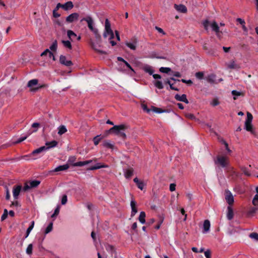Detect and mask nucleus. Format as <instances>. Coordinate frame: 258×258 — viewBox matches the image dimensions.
I'll use <instances>...</instances> for the list:
<instances>
[{"instance_id":"58","label":"nucleus","mask_w":258,"mask_h":258,"mask_svg":"<svg viewBox=\"0 0 258 258\" xmlns=\"http://www.w3.org/2000/svg\"><path fill=\"white\" fill-rule=\"evenodd\" d=\"M67 202V196L64 195L61 199V203L62 205H65Z\"/></svg>"},{"instance_id":"63","label":"nucleus","mask_w":258,"mask_h":258,"mask_svg":"<svg viewBox=\"0 0 258 258\" xmlns=\"http://www.w3.org/2000/svg\"><path fill=\"white\" fill-rule=\"evenodd\" d=\"M236 21L239 22L241 25H243V24H245L244 20L241 18H237Z\"/></svg>"},{"instance_id":"36","label":"nucleus","mask_w":258,"mask_h":258,"mask_svg":"<svg viewBox=\"0 0 258 258\" xmlns=\"http://www.w3.org/2000/svg\"><path fill=\"white\" fill-rule=\"evenodd\" d=\"M206 80L210 83H213L215 80V75L211 74L206 78Z\"/></svg>"},{"instance_id":"22","label":"nucleus","mask_w":258,"mask_h":258,"mask_svg":"<svg viewBox=\"0 0 258 258\" xmlns=\"http://www.w3.org/2000/svg\"><path fill=\"white\" fill-rule=\"evenodd\" d=\"M227 218L228 220H230L233 219L234 216L233 211L231 206H228L227 207Z\"/></svg>"},{"instance_id":"7","label":"nucleus","mask_w":258,"mask_h":258,"mask_svg":"<svg viewBox=\"0 0 258 258\" xmlns=\"http://www.w3.org/2000/svg\"><path fill=\"white\" fill-rule=\"evenodd\" d=\"M216 164H219L222 167L225 168L228 165V162L227 161V158L222 156H218L217 160L215 161Z\"/></svg>"},{"instance_id":"4","label":"nucleus","mask_w":258,"mask_h":258,"mask_svg":"<svg viewBox=\"0 0 258 258\" xmlns=\"http://www.w3.org/2000/svg\"><path fill=\"white\" fill-rule=\"evenodd\" d=\"M252 118L253 117L252 114L250 113L247 112V118L245 122V128L247 131L250 132L251 134L255 136L254 131L252 130V125L251 124Z\"/></svg>"},{"instance_id":"64","label":"nucleus","mask_w":258,"mask_h":258,"mask_svg":"<svg viewBox=\"0 0 258 258\" xmlns=\"http://www.w3.org/2000/svg\"><path fill=\"white\" fill-rule=\"evenodd\" d=\"M124 63L127 68H128L133 72L134 71L131 66L126 61H124Z\"/></svg>"},{"instance_id":"52","label":"nucleus","mask_w":258,"mask_h":258,"mask_svg":"<svg viewBox=\"0 0 258 258\" xmlns=\"http://www.w3.org/2000/svg\"><path fill=\"white\" fill-rule=\"evenodd\" d=\"M152 110L156 113H162L164 111V110H163L162 109H161L160 108H157V107H156L154 106H152Z\"/></svg>"},{"instance_id":"32","label":"nucleus","mask_w":258,"mask_h":258,"mask_svg":"<svg viewBox=\"0 0 258 258\" xmlns=\"http://www.w3.org/2000/svg\"><path fill=\"white\" fill-rule=\"evenodd\" d=\"M67 132V129L64 125H61L58 127V134L62 135Z\"/></svg>"},{"instance_id":"30","label":"nucleus","mask_w":258,"mask_h":258,"mask_svg":"<svg viewBox=\"0 0 258 258\" xmlns=\"http://www.w3.org/2000/svg\"><path fill=\"white\" fill-rule=\"evenodd\" d=\"M145 217L146 213L144 212H141L139 217V220L142 224L145 223Z\"/></svg>"},{"instance_id":"46","label":"nucleus","mask_w":258,"mask_h":258,"mask_svg":"<svg viewBox=\"0 0 258 258\" xmlns=\"http://www.w3.org/2000/svg\"><path fill=\"white\" fill-rule=\"evenodd\" d=\"M249 236L251 239H253L255 241H258V233L255 232H252L249 235Z\"/></svg>"},{"instance_id":"24","label":"nucleus","mask_w":258,"mask_h":258,"mask_svg":"<svg viewBox=\"0 0 258 258\" xmlns=\"http://www.w3.org/2000/svg\"><path fill=\"white\" fill-rule=\"evenodd\" d=\"M228 68L230 69L238 70L240 68L239 65L236 64L234 61H231L228 65Z\"/></svg>"},{"instance_id":"43","label":"nucleus","mask_w":258,"mask_h":258,"mask_svg":"<svg viewBox=\"0 0 258 258\" xmlns=\"http://www.w3.org/2000/svg\"><path fill=\"white\" fill-rule=\"evenodd\" d=\"M159 71L161 73L168 74L171 71V70L170 68L161 67L160 68Z\"/></svg>"},{"instance_id":"20","label":"nucleus","mask_w":258,"mask_h":258,"mask_svg":"<svg viewBox=\"0 0 258 258\" xmlns=\"http://www.w3.org/2000/svg\"><path fill=\"white\" fill-rule=\"evenodd\" d=\"M92 32L94 33L96 42H101L102 41L101 36L99 33L98 30L97 28H95Z\"/></svg>"},{"instance_id":"56","label":"nucleus","mask_w":258,"mask_h":258,"mask_svg":"<svg viewBox=\"0 0 258 258\" xmlns=\"http://www.w3.org/2000/svg\"><path fill=\"white\" fill-rule=\"evenodd\" d=\"M185 115V117L188 119H190L191 120H194V119H196V117L193 114L188 113H186Z\"/></svg>"},{"instance_id":"17","label":"nucleus","mask_w":258,"mask_h":258,"mask_svg":"<svg viewBox=\"0 0 258 258\" xmlns=\"http://www.w3.org/2000/svg\"><path fill=\"white\" fill-rule=\"evenodd\" d=\"M131 206L132 208L131 217H134L137 213L138 210L136 207V202L134 200H132L131 202Z\"/></svg>"},{"instance_id":"19","label":"nucleus","mask_w":258,"mask_h":258,"mask_svg":"<svg viewBox=\"0 0 258 258\" xmlns=\"http://www.w3.org/2000/svg\"><path fill=\"white\" fill-rule=\"evenodd\" d=\"M69 168V165L68 164H64L62 165H59L56 167L53 170V172H58L61 171H64L67 170Z\"/></svg>"},{"instance_id":"57","label":"nucleus","mask_w":258,"mask_h":258,"mask_svg":"<svg viewBox=\"0 0 258 258\" xmlns=\"http://www.w3.org/2000/svg\"><path fill=\"white\" fill-rule=\"evenodd\" d=\"M27 138V136H25L23 137H21L19 139H18L15 142V144H19L25 140Z\"/></svg>"},{"instance_id":"14","label":"nucleus","mask_w":258,"mask_h":258,"mask_svg":"<svg viewBox=\"0 0 258 258\" xmlns=\"http://www.w3.org/2000/svg\"><path fill=\"white\" fill-rule=\"evenodd\" d=\"M108 166L105 164H102L100 163H96L94 166H92L87 168V170H94L101 168H107Z\"/></svg>"},{"instance_id":"47","label":"nucleus","mask_w":258,"mask_h":258,"mask_svg":"<svg viewBox=\"0 0 258 258\" xmlns=\"http://www.w3.org/2000/svg\"><path fill=\"white\" fill-rule=\"evenodd\" d=\"M33 245L29 244L26 249V253L28 254H31L32 253Z\"/></svg>"},{"instance_id":"31","label":"nucleus","mask_w":258,"mask_h":258,"mask_svg":"<svg viewBox=\"0 0 258 258\" xmlns=\"http://www.w3.org/2000/svg\"><path fill=\"white\" fill-rule=\"evenodd\" d=\"M38 81L37 79H32L30 80L27 84V86L29 88H32L34 86L38 84Z\"/></svg>"},{"instance_id":"41","label":"nucleus","mask_w":258,"mask_h":258,"mask_svg":"<svg viewBox=\"0 0 258 258\" xmlns=\"http://www.w3.org/2000/svg\"><path fill=\"white\" fill-rule=\"evenodd\" d=\"M53 228V223L51 222L49 224V225L47 226L45 230V234H48L50 232H51Z\"/></svg>"},{"instance_id":"62","label":"nucleus","mask_w":258,"mask_h":258,"mask_svg":"<svg viewBox=\"0 0 258 258\" xmlns=\"http://www.w3.org/2000/svg\"><path fill=\"white\" fill-rule=\"evenodd\" d=\"M176 184L175 183H171L170 184L169 189L171 191H173L175 190Z\"/></svg>"},{"instance_id":"40","label":"nucleus","mask_w":258,"mask_h":258,"mask_svg":"<svg viewBox=\"0 0 258 258\" xmlns=\"http://www.w3.org/2000/svg\"><path fill=\"white\" fill-rule=\"evenodd\" d=\"M91 47L96 52H97L100 54H106V52L105 51L101 50H99V49L96 48L95 45L94 44V43L91 44Z\"/></svg>"},{"instance_id":"33","label":"nucleus","mask_w":258,"mask_h":258,"mask_svg":"<svg viewBox=\"0 0 258 258\" xmlns=\"http://www.w3.org/2000/svg\"><path fill=\"white\" fill-rule=\"evenodd\" d=\"M103 146L104 147L109 148V149H113L114 147V145L112 144L109 141H105L103 143Z\"/></svg>"},{"instance_id":"34","label":"nucleus","mask_w":258,"mask_h":258,"mask_svg":"<svg viewBox=\"0 0 258 258\" xmlns=\"http://www.w3.org/2000/svg\"><path fill=\"white\" fill-rule=\"evenodd\" d=\"M137 42H134L133 43L126 42L125 45L132 50H135L136 49Z\"/></svg>"},{"instance_id":"18","label":"nucleus","mask_w":258,"mask_h":258,"mask_svg":"<svg viewBox=\"0 0 258 258\" xmlns=\"http://www.w3.org/2000/svg\"><path fill=\"white\" fill-rule=\"evenodd\" d=\"M211 224L209 220H206L204 221V224H203V233H207L208 232L210 228Z\"/></svg>"},{"instance_id":"10","label":"nucleus","mask_w":258,"mask_h":258,"mask_svg":"<svg viewBox=\"0 0 258 258\" xmlns=\"http://www.w3.org/2000/svg\"><path fill=\"white\" fill-rule=\"evenodd\" d=\"M79 17V15L77 13H74L69 15L66 19L67 23H71L77 21Z\"/></svg>"},{"instance_id":"13","label":"nucleus","mask_w":258,"mask_h":258,"mask_svg":"<svg viewBox=\"0 0 258 258\" xmlns=\"http://www.w3.org/2000/svg\"><path fill=\"white\" fill-rule=\"evenodd\" d=\"M174 98L177 101L183 102L186 104L188 103V101L186 98V95L185 94L180 95L177 94L175 95Z\"/></svg>"},{"instance_id":"37","label":"nucleus","mask_w":258,"mask_h":258,"mask_svg":"<svg viewBox=\"0 0 258 258\" xmlns=\"http://www.w3.org/2000/svg\"><path fill=\"white\" fill-rule=\"evenodd\" d=\"M103 139V137L101 136V135H98L96 137H95L93 138V142L95 145H97L99 143V142L101 141V140Z\"/></svg>"},{"instance_id":"61","label":"nucleus","mask_w":258,"mask_h":258,"mask_svg":"<svg viewBox=\"0 0 258 258\" xmlns=\"http://www.w3.org/2000/svg\"><path fill=\"white\" fill-rule=\"evenodd\" d=\"M204 254L206 258H211V251L209 250H206Z\"/></svg>"},{"instance_id":"27","label":"nucleus","mask_w":258,"mask_h":258,"mask_svg":"<svg viewBox=\"0 0 258 258\" xmlns=\"http://www.w3.org/2000/svg\"><path fill=\"white\" fill-rule=\"evenodd\" d=\"M143 70L146 72L149 73L150 75H152L154 73V70L152 69V67L149 65H146L143 67Z\"/></svg>"},{"instance_id":"54","label":"nucleus","mask_w":258,"mask_h":258,"mask_svg":"<svg viewBox=\"0 0 258 258\" xmlns=\"http://www.w3.org/2000/svg\"><path fill=\"white\" fill-rule=\"evenodd\" d=\"M138 187L141 190H143L144 187V183L142 181H140L137 184H136Z\"/></svg>"},{"instance_id":"35","label":"nucleus","mask_w":258,"mask_h":258,"mask_svg":"<svg viewBox=\"0 0 258 258\" xmlns=\"http://www.w3.org/2000/svg\"><path fill=\"white\" fill-rule=\"evenodd\" d=\"M153 83L155 86L159 89H162L164 88L162 82L161 81H155Z\"/></svg>"},{"instance_id":"60","label":"nucleus","mask_w":258,"mask_h":258,"mask_svg":"<svg viewBox=\"0 0 258 258\" xmlns=\"http://www.w3.org/2000/svg\"><path fill=\"white\" fill-rule=\"evenodd\" d=\"M142 107V109H143L144 111H145L148 113H149L150 112L151 109H150L148 108L147 105L143 104Z\"/></svg>"},{"instance_id":"16","label":"nucleus","mask_w":258,"mask_h":258,"mask_svg":"<svg viewBox=\"0 0 258 258\" xmlns=\"http://www.w3.org/2000/svg\"><path fill=\"white\" fill-rule=\"evenodd\" d=\"M94 161H96V159L94 160ZM93 161V160H87L84 161H79L76 163H73V165L74 166H83L87 164H89L92 163Z\"/></svg>"},{"instance_id":"49","label":"nucleus","mask_w":258,"mask_h":258,"mask_svg":"<svg viewBox=\"0 0 258 258\" xmlns=\"http://www.w3.org/2000/svg\"><path fill=\"white\" fill-rule=\"evenodd\" d=\"M195 76L198 79L202 80L204 78V73L202 72H199L196 73Z\"/></svg>"},{"instance_id":"15","label":"nucleus","mask_w":258,"mask_h":258,"mask_svg":"<svg viewBox=\"0 0 258 258\" xmlns=\"http://www.w3.org/2000/svg\"><path fill=\"white\" fill-rule=\"evenodd\" d=\"M174 8L177 10V11L182 13H185L187 12V8L186 7L183 5H174Z\"/></svg>"},{"instance_id":"1","label":"nucleus","mask_w":258,"mask_h":258,"mask_svg":"<svg viewBox=\"0 0 258 258\" xmlns=\"http://www.w3.org/2000/svg\"><path fill=\"white\" fill-rule=\"evenodd\" d=\"M127 128V126L125 124H120L118 125H114L106 131L107 134L110 133H114L116 135L124 140L126 136L124 132Z\"/></svg>"},{"instance_id":"5","label":"nucleus","mask_w":258,"mask_h":258,"mask_svg":"<svg viewBox=\"0 0 258 258\" xmlns=\"http://www.w3.org/2000/svg\"><path fill=\"white\" fill-rule=\"evenodd\" d=\"M40 183V181L37 180L31 181L29 182H26L23 187V190L26 191L31 188H35L38 186Z\"/></svg>"},{"instance_id":"42","label":"nucleus","mask_w":258,"mask_h":258,"mask_svg":"<svg viewBox=\"0 0 258 258\" xmlns=\"http://www.w3.org/2000/svg\"><path fill=\"white\" fill-rule=\"evenodd\" d=\"M62 43L63 45L69 49H72V44L70 41L69 40H62Z\"/></svg>"},{"instance_id":"23","label":"nucleus","mask_w":258,"mask_h":258,"mask_svg":"<svg viewBox=\"0 0 258 258\" xmlns=\"http://www.w3.org/2000/svg\"><path fill=\"white\" fill-rule=\"evenodd\" d=\"M134 169L132 168H129L124 171V176L126 178H130L133 175Z\"/></svg>"},{"instance_id":"26","label":"nucleus","mask_w":258,"mask_h":258,"mask_svg":"<svg viewBox=\"0 0 258 258\" xmlns=\"http://www.w3.org/2000/svg\"><path fill=\"white\" fill-rule=\"evenodd\" d=\"M211 28L212 29V30L214 31L217 34H218V33H219V27L217 24V23L214 21L213 22L211 25Z\"/></svg>"},{"instance_id":"8","label":"nucleus","mask_w":258,"mask_h":258,"mask_svg":"<svg viewBox=\"0 0 258 258\" xmlns=\"http://www.w3.org/2000/svg\"><path fill=\"white\" fill-rule=\"evenodd\" d=\"M225 198L227 203L229 205V206L233 205L234 203V197L231 192L228 189L225 191Z\"/></svg>"},{"instance_id":"51","label":"nucleus","mask_w":258,"mask_h":258,"mask_svg":"<svg viewBox=\"0 0 258 258\" xmlns=\"http://www.w3.org/2000/svg\"><path fill=\"white\" fill-rule=\"evenodd\" d=\"M8 215V210L6 209H4V213L1 217V220L2 221H4L7 218Z\"/></svg>"},{"instance_id":"48","label":"nucleus","mask_w":258,"mask_h":258,"mask_svg":"<svg viewBox=\"0 0 258 258\" xmlns=\"http://www.w3.org/2000/svg\"><path fill=\"white\" fill-rule=\"evenodd\" d=\"M232 95L234 96L233 97L234 100H236V98L235 96H239L242 95V93L240 92L237 91L236 90H233L231 92Z\"/></svg>"},{"instance_id":"39","label":"nucleus","mask_w":258,"mask_h":258,"mask_svg":"<svg viewBox=\"0 0 258 258\" xmlns=\"http://www.w3.org/2000/svg\"><path fill=\"white\" fill-rule=\"evenodd\" d=\"M67 35L69 39L72 40L73 37H76L77 35L76 34L73 32L72 30H69L67 31Z\"/></svg>"},{"instance_id":"53","label":"nucleus","mask_w":258,"mask_h":258,"mask_svg":"<svg viewBox=\"0 0 258 258\" xmlns=\"http://www.w3.org/2000/svg\"><path fill=\"white\" fill-rule=\"evenodd\" d=\"M59 207L58 206L54 210L53 214L51 215L52 218H55L59 214Z\"/></svg>"},{"instance_id":"2","label":"nucleus","mask_w":258,"mask_h":258,"mask_svg":"<svg viewBox=\"0 0 258 258\" xmlns=\"http://www.w3.org/2000/svg\"><path fill=\"white\" fill-rule=\"evenodd\" d=\"M103 36L104 38H106L107 36L109 37V39L112 46L116 44V43L112 40L114 38V35L113 31L111 29V25L108 19H106L105 21V30Z\"/></svg>"},{"instance_id":"44","label":"nucleus","mask_w":258,"mask_h":258,"mask_svg":"<svg viewBox=\"0 0 258 258\" xmlns=\"http://www.w3.org/2000/svg\"><path fill=\"white\" fill-rule=\"evenodd\" d=\"M258 210V207L255 206V207H251L248 212V214L249 215H252L253 214L255 213L257 210Z\"/></svg>"},{"instance_id":"21","label":"nucleus","mask_w":258,"mask_h":258,"mask_svg":"<svg viewBox=\"0 0 258 258\" xmlns=\"http://www.w3.org/2000/svg\"><path fill=\"white\" fill-rule=\"evenodd\" d=\"M58 143L57 141L53 140L51 142H46L45 145L46 146V150L51 148L55 147L57 145Z\"/></svg>"},{"instance_id":"9","label":"nucleus","mask_w":258,"mask_h":258,"mask_svg":"<svg viewBox=\"0 0 258 258\" xmlns=\"http://www.w3.org/2000/svg\"><path fill=\"white\" fill-rule=\"evenodd\" d=\"M84 21L87 23L88 27L91 31L95 29V28L93 27L94 21L91 16H88L86 17L83 18L81 20V22H83Z\"/></svg>"},{"instance_id":"38","label":"nucleus","mask_w":258,"mask_h":258,"mask_svg":"<svg viewBox=\"0 0 258 258\" xmlns=\"http://www.w3.org/2000/svg\"><path fill=\"white\" fill-rule=\"evenodd\" d=\"M57 48V42L56 40L53 42L49 48L51 51H56Z\"/></svg>"},{"instance_id":"25","label":"nucleus","mask_w":258,"mask_h":258,"mask_svg":"<svg viewBox=\"0 0 258 258\" xmlns=\"http://www.w3.org/2000/svg\"><path fill=\"white\" fill-rule=\"evenodd\" d=\"M46 151V147L45 146H42L36 150H34L32 153H31L32 155H35L36 154H39L41 153L42 152Z\"/></svg>"},{"instance_id":"29","label":"nucleus","mask_w":258,"mask_h":258,"mask_svg":"<svg viewBox=\"0 0 258 258\" xmlns=\"http://www.w3.org/2000/svg\"><path fill=\"white\" fill-rule=\"evenodd\" d=\"M48 53L49 54V57L50 58H51V56H53V60H55V56H54L53 54L52 53V52H51L48 49H45L41 54V56H44V55H47V54Z\"/></svg>"},{"instance_id":"11","label":"nucleus","mask_w":258,"mask_h":258,"mask_svg":"<svg viewBox=\"0 0 258 258\" xmlns=\"http://www.w3.org/2000/svg\"><path fill=\"white\" fill-rule=\"evenodd\" d=\"M22 189V186L20 185H14L13 189V195L15 200L18 198V196Z\"/></svg>"},{"instance_id":"59","label":"nucleus","mask_w":258,"mask_h":258,"mask_svg":"<svg viewBox=\"0 0 258 258\" xmlns=\"http://www.w3.org/2000/svg\"><path fill=\"white\" fill-rule=\"evenodd\" d=\"M219 103H220V102L218 101V100L217 98H215V99H213L212 102L211 103V104L213 106H217V105H219Z\"/></svg>"},{"instance_id":"28","label":"nucleus","mask_w":258,"mask_h":258,"mask_svg":"<svg viewBox=\"0 0 258 258\" xmlns=\"http://www.w3.org/2000/svg\"><path fill=\"white\" fill-rule=\"evenodd\" d=\"M34 224H35V222H34V221H32L31 222L30 225L29 226V227L27 229V231H26V234H25V238H26L29 236L30 232L31 231V230L34 228Z\"/></svg>"},{"instance_id":"12","label":"nucleus","mask_w":258,"mask_h":258,"mask_svg":"<svg viewBox=\"0 0 258 258\" xmlns=\"http://www.w3.org/2000/svg\"><path fill=\"white\" fill-rule=\"evenodd\" d=\"M59 62L61 64L67 67H70L73 64L71 60H67L66 57L62 55H61L59 57Z\"/></svg>"},{"instance_id":"3","label":"nucleus","mask_w":258,"mask_h":258,"mask_svg":"<svg viewBox=\"0 0 258 258\" xmlns=\"http://www.w3.org/2000/svg\"><path fill=\"white\" fill-rule=\"evenodd\" d=\"M73 7H74V5L71 1L67 2V3H66L64 4L58 3L57 4L56 7L53 10V16L56 18H58L60 16V14L56 12V10H58L60 8L63 9L65 11H68V10L72 9L73 8Z\"/></svg>"},{"instance_id":"6","label":"nucleus","mask_w":258,"mask_h":258,"mask_svg":"<svg viewBox=\"0 0 258 258\" xmlns=\"http://www.w3.org/2000/svg\"><path fill=\"white\" fill-rule=\"evenodd\" d=\"M229 177L233 180H235L239 176V173L234 170L233 167H228L226 169Z\"/></svg>"},{"instance_id":"55","label":"nucleus","mask_w":258,"mask_h":258,"mask_svg":"<svg viewBox=\"0 0 258 258\" xmlns=\"http://www.w3.org/2000/svg\"><path fill=\"white\" fill-rule=\"evenodd\" d=\"M209 23V21L208 20H206L203 22V25L205 30H208Z\"/></svg>"},{"instance_id":"50","label":"nucleus","mask_w":258,"mask_h":258,"mask_svg":"<svg viewBox=\"0 0 258 258\" xmlns=\"http://www.w3.org/2000/svg\"><path fill=\"white\" fill-rule=\"evenodd\" d=\"M252 204L254 206H257L258 207V194H256L253 200H252Z\"/></svg>"},{"instance_id":"45","label":"nucleus","mask_w":258,"mask_h":258,"mask_svg":"<svg viewBox=\"0 0 258 258\" xmlns=\"http://www.w3.org/2000/svg\"><path fill=\"white\" fill-rule=\"evenodd\" d=\"M241 170L243 172V173L246 176H250V173L247 169V168L245 167H241L240 168Z\"/></svg>"}]
</instances>
